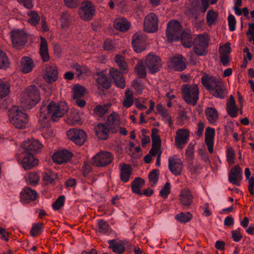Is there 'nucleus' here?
<instances>
[{
    "label": "nucleus",
    "mask_w": 254,
    "mask_h": 254,
    "mask_svg": "<svg viewBox=\"0 0 254 254\" xmlns=\"http://www.w3.org/2000/svg\"><path fill=\"white\" fill-rule=\"evenodd\" d=\"M166 36L171 41L178 40L181 36L183 45L186 48H190L192 44V38L190 31H185L182 33L180 23L176 20H171L167 25Z\"/></svg>",
    "instance_id": "f257e3e1"
},
{
    "label": "nucleus",
    "mask_w": 254,
    "mask_h": 254,
    "mask_svg": "<svg viewBox=\"0 0 254 254\" xmlns=\"http://www.w3.org/2000/svg\"><path fill=\"white\" fill-rule=\"evenodd\" d=\"M40 99L39 90L35 85L27 87L21 95V103L27 108L35 106Z\"/></svg>",
    "instance_id": "f03ea898"
},
{
    "label": "nucleus",
    "mask_w": 254,
    "mask_h": 254,
    "mask_svg": "<svg viewBox=\"0 0 254 254\" xmlns=\"http://www.w3.org/2000/svg\"><path fill=\"white\" fill-rule=\"evenodd\" d=\"M201 81L204 86L215 97L224 98L227 92L224 82L221 80L203 77Z\"/></svg>",
    "instance_id": "7ed1b4c3"
},
{
    "label": "nucleus",
    "mask_w": 254,
    "mask_h": 254,
    "mask_svg": "<svg viewBox=\"0 0 254 254\" xmlns=\"http://www.w3.org/2000/svg\"><path fill=\"white\" fill-rule=\"evenodd\" d=\"M9 119L10 123L17 128H25L28 122L27 114L20 108L16 106L10 109Z\"/></svg>",
    "instance_id": "20e7f679"
},
{
    "label": "nucleus",
    "mask_w": 254,
    "mask_h": 254,
    "mask_svg": "<svg viewBox=\"0 0 254 254\" xmlns=\"http://www.w3.org/2000/svg\"><path fill=\"white\" fill-rule=\"evenodd\" d=\"M184 100L185 102L192 106L196 105L199 99V89L196 84H183L181 88Z\"/></svg>",
    "instance_id": "39448f33"
},
{
    "label": "nucleus",
    "mask_w": 254,
    "mask_h": 254,
    "mask_svg": "<svg viewBox=\"0 0 254 254\" xmlns=\"http://www.w3.org/2000/svg\"><path fill=\"white\" fill-rule=\"evenodd\" d=\"M46 108V113L49 117L50 115L52 119L54 121H57L58 120L63 117L68 111L67 105L64 102H61L58 103L54 102L50 103L47 107L43 105Z\"/></svg>",
    "instance_id": "423d86ee"
},
{
    "label": "nucleus",
    "mask_w": 254,
    "mask_h": 254,
    "mask_svg": "<svg viewBox=\"0 0 254 254\" xmlns=\"http://www.w3.org/2000/svg\"><path fill=\"white\" fill-rule=\"evenodd\" d=\"M46 108L42 106L40 109L39 122L43 127V136L45 138H50L55 135L53 129L50 125V118L46 113Z\"/></svg>",
    "instance_id": "0eeeda50"
},
{
    "label": "nucleus",
    "mask_w": 254,
    "mask_h": 254,
    "mask_svg": "<svg viewBox=\"0 0 254 254\" xmlns=\"http://www.w3.org/2000/svg\"><path fill=\"white\" fill-rule=\"evenodd\" d=\"M10 39L12 46L15 49H20L26 43L27 36L23 30L15 29L10 32Z\"/></svg>",
    "instance_id": "6e6552de"
},
{
    "label": "nucleus",
    "mask_w": 254,
    "mask_h": 254,
    "mask_svg": "<svg viewBox=\"0 0 254 254\" xmlns=\"http://www.w3.org/2000/svg\"><path fill=\"white\" fill-rule=\"evenodd\" d=\"M16 160L25 170H30L38 165L39 160L33 154L23 152L21 157L17 156Z\"/></svg>",
    "instance_id": "1a4fd4ad"
},
{
    "label": "nucleus",
    "mask_w": 254,
    "mask_h": 254,
    "mask_svg": "<svg viewBox=\"0 0 254 254\" xmlns=\"http://www.w3.org/2000/svg\"><path fill=\"white\" fill-rule=\"evenodd\" d=\"M208 41L207 35H199L195 39L193 49L197 55L204 56L206 54Z\"/></svg>",
    "instance_id": "9d476101"
},
{
    "label": "nucleus",
    "mask_w": 254,
    "mask_h": 254,
    "mask_svg": "<svg viewBox=\"0 0 254 254\" xmlns=\"http://www.w3.org/2000/svg\"><path fill=\"white\" fill-rule=\"evenodd\" d=\"M20 147L24 152L33 154L39 152L43 145L38 140L30 139L23 141Z\"/></svg>",
    "instance_id": "9b49d317"
},
{
    "label": "nucleus",
    "mask_w": 254,
    "mask_h": 254,
    "mask_svg": "<svg viewBox=\"0 0 254 254\" xmlns=\"http://www.w3.org/2000/svg\"><path fill=\"white\" fill-rule=\"evenodd\" d=\"M95 8L91 1H84L82 2L79 10L80 17L84 21L90 20L94 16Z\"/></svg>",
    "instance_id": "f8f14e48"
},
{
    "label": "nucleus",
    "mask_w": 254,
    "mask_h": 254,
    "mask_svg": "<svg viewBox=\"0 0 254 254\" xmlns=\"http://www.w3.org/2000/svg\"><path fill=\"white\" fill-rule=\"evenodd\" d=\"M113 159V155L109 152L101 151L92 158V163L97 167H104L110 164Z\"/></svg>",
    "instance_id": "ddd939ff"
},
{
    "label": "nucleus",
    "mask_w": 254,
    "mask_h": 254,
    "mask_svg": "<svg viewBox=\"0 0 254 254\" xmlns=\"http://www.w3.org/2000/svg\"><path fill=\"white\" fill-rule=\"evenodd\" d=\"M145 64L152 73L157 72L161 67L160 58L152 53H150L146 56Z\"/></svg>",
    "instance_id": "4468645a"
},
{
    "label": "nucleus",
    "mask_w": 254,
    "mask_h": 254,
    "mask_svg": "<svg viewBox=\"0 0 254 254\" xmlns=\"http://www.w3.org/2000/svg\"><path fill=\"white\" fill-rule=\"evenodd\" d=\"M67 138L73 141L75 144L81 145L86 140V135L85 132L79 129H70L67 131Z\"/></svg>",
    "instance_id": "2eb2a0df"
},
{
    "label": "nucleus",
    "mask_w": 254,
    "mask_h": 254,
    "mask_svg": "<svg viewBox=\"0 0 254 254\" xmlns=\"http://www.w3.org/2000/svg\"><path fill=\"white\" fill-rule=\"evenodd\" d=\"M158 18L156 14L150 13L145 16L144 20L143 28L148 33L155 32L158 29Z\"/></svg>",
    "instance_id": "dca6fc26"
},
{
    "label": "nucleus",
    "mask_w": 254,
    "mask_h": 254,
    "mask_svg": "<svg viewBox=\"0 0 254 254\" xmlns=\"http://www.w3.org/2000/svg\"><path fill=\"white\" fill-rule=\"evenodd\" d=\"M190 132L187 129H180L176 131L175 138L177 148L182 149L189 140Z\"/></svg>",
    "instance_id": "f3484780"
},
{
    "label": "nucleus",
    "mask_w": 254,
    "mask_h": 254,
    "mask_svg": "<svg viewBox=\"0 0 254 254\" xmlns=\"http://www.w3.org/2000/svg\"><path fill=\"white\" fill-rule=\"evenodd\" d=\"M169 169L172 174L177 176L181 174L183 164L181 159L177 156L169 157Z\"/></svg>",
    "instance_id": "a211bd4d"
},
{
    "label": "nucleus",
    "mask_w": 254,
    "mask_h": 254,
    "mask_svg": "<svg viewBox=\"0 0 254 254\" xmlns=\"http://www.w3.org/2000/svg\"><path fill=\"white\" fill-rule=\"evenodd\" d=\"M146 39L140 32L135 33L132 38V44L134 51L136 53H140L146 48Z\"/></svg>",
    "instance_id": "6ab92c4d"
},
{
    "label": "nucleus",
    "mask_w": 254,
    "mask_h": 254,
    "mask_svg": "<svg viewBox=\"0 0 254 254\" xmlns=\"http://www.w3.org/2000/svg\"><path fill=\"white\" fill-rule=\"evenodd\" d=\"M58 77V67L54 64H50L46 66L44 79L47 83L55 82Z\"/></svg>",
    "instance_id": "aec40b11"
},
{
    "label": "nucleus",
    "mask_w": 254,
    "mask_h": 254,
    "mask_svg": "<svg viewBox=\"0 0 254 254\" xmlns=\"http://www.w3.org/2000/svg\"><path fill=\"white\" fill-rule=\"evenodd\" d=\"M226 110L228 115L231 118H236L239 112L243 114L242 108H238L232 95H231L226 104Z\"/></svg>",
    "instance_id": "412c9836"
},
{
    "label": "nucleus",
    "mask_w": 254,
    "mask_h": 254,
    "mask_svg": "<svg viewBox=\"0 0 254 254\" xmlns=\"http://www.w3.org/2000/svg\"><path fill=\"white\" fill-rule=\"evenodd\" d=\"M72 153L66 150H61L55 152L53 155V161L58 164L68 162L72 157Z\"/></svg>",
    "instance_id": "4be33fe9"
},
{
    "label": "nucleus",
    "mask_w": 254,
    "mask_h": 254,
    "mask_svg": "<svg viewBox=\"0 0 254 254\" xmlns=\"http://www.w3.org/2000/svg\"><path fill=\"white\" fill-rule=\"evenodd\" d=\"M106 125L109 128L110 132L114 133H116L118 131L120 125L119 115L116 113L111 114L108 117Z\"/></svg>",
    "instance_id": "5701e85b"
},
{
    "label": "nucleus",
    "mask_w": 254,
    "mask_h": 254,
    "mask_svg": "<svg viewBox=\"0 0 254 254\" xmlns=\"http://www.w3.org/2000/svg\"><path fill=\"white\" fill-rule=\"evenodd\" d=\"M242 177L241 169L239 166L236 165L231 170L229 175V181L231 183L239 186L240 185Z\"/></svg>",
    "instance_id": "b1692460"
},
{
    "label": "nucleus",
    "mask_w": 254,
    "mask_h": 254,
    "mask_svg": "<svg viewBox=\"0 0 254 254\" xmlns=\"http://www.w3.org/2000/svg\"><path fill=\"white\" fill-rule=\"evenodd\" d=\"M179 200L184 206L190 205L193 200V195L190 190L188 188L183 189L179 194Z\"/></svg>",
    "instance_id": "393cba45"
},
{
    "label": "nucleus",
    "mask_w": 254,
    "mask_h": 254,
    "mask_svg": "<svg viewBox=\"0 0 254 254\" xmlns=\"http://www.w3.org/2000/svg\"><path fill=\"white\" fill-rule=\"evenodd\" d=\"M215 129L213 128L208 127L206 128L205 133V142L208 150L210 153L213 152V144L214 142Z\"/></svg>",
    "instance_id": "a878e982"
},
{
    "label": "nucleus",
    "mask_w": 254,
    "mask_h": 254,
    "mask_svg": "<svg viewBox=\"0 0 254 254\" xmlns=\"http://www.w3.org/2000/svg\"><path fill=\"white\" fill-rule=\"evenodd\" d=\"M110 74L117 87L122 89L125 87V79L122 74L117 69L114 68H111L110 70Z\"/></svg>",
    "instance_id": "bb28decb"
},
{
    "label": "nucleus",
    "mask_w": 254,
    "mask_h": 254,
    "mask_svg": "<svg viewBox=\"0 0 254 254\" xmlns=\"http://www.w3.org/2000/svg\"><path fill=\"white\" fill-rule=\"evenodd\" d=\"M170 66L175 70L182 71L186 68V60L180 55L174 57L170 61Z\"/></svg>",
    "instance_id": "cd10ccee"
},
{
    "label": "nucleus",
    "mask_w": 254,
    "mask_h": 254,
    "mask_svg": "<svg viewBox=\"0 0 254 254\" xmlns=\"http://www.w3.org/2000/svg\"><path fill=\"white\" fill-rule=\"evenodd\" d=\"M94 130L96 136L99 139L105 140L109 137V133L110 131L109 128L103 124H99L94 127Z\"/></svg>",
    "instance_id": "c85d7f7f"
},
{
    "label": "nucleus",
    "mask_w": 254,
    "mask_h": 254,
    "mask_svg": "<svg viewBox=\"0 0 254 254\" xmlns=\"http://www.w3.org/2000/svg\"><path fill=\"white\" fill-rule=\"evenodd\" d=\"M38 194L36 191L28 187H26L20 193L21 200L23 202L34 200L36 199Z\"/></svg>",
    "instance_id": "c756f323"
},
{
    "label": "nucleus",
    "mask_w": 254,
    "mask_h": 254,
    "mask_svg": "<svg viewBox=\"0 0 254 254\" xmlns=\"http://www.w3.org/2000/svg\"><path fill=\"white\" fill-rule=\"evenodd\" d=\"M39 53L43 62H46L49 60L48 43L46 39L42 36L40 37Z\"/></svg>",
    "instance_id": "7c9ffc66"
},
{
    "label": "nucleus",
    "mask_w": 254,
    "mask_h": 254,
    "mask_svg": "<svg viewBox=\"0 0 254 254\" xmlns=\"http://www.w3.org/2000/svg\"><path fill=\"white\" fill-rule=\"evenodd\" d=\"M109 248L116 254H122L126 250V243L122 241H117L116 240H111L108 241Z\"/></svg>",
    "instance_id": "2f4dec72"
},
{
    "label": "nucleus",
    "mask_w": 254,
    "mask_h": 254,
    "mask_svg": "<svg viewBox=\"0 0 254 254\" xmlns=\"http://www.w3.org/2000/svg\"><path fill=\"white\" fill-rule=\"evenodd\" d=\"M132 173V168L128 165L123 164L120 166V177L121 180L127 183L129 181Z\"/></svg>",
    "instance_id": "473e14b6"
},
{
    "label": "nucleus",
    "mask_w": 254,
    "mask_h": 254,
    "mask_svg": "<svg viewBox=\"0 0 254 254\" xmlns=\"http://www.w3.org/2000/svg\"><path fill=\"white\" fill-rule=\"evenodd\" d=\"M205 114L208 122L211 125H216L218 120V113L217 110L213 108L208 107L205 109Z\"/></svg>",
    "instance_id": "72a5a7b5"
},
{
    "label": "nucleus",
    "mask_w": 254,
    "mask_h": 254,
    "mask_svg": "<svg viewBox=\"0 0 254 254\" xmlns=\"http://www.w3.org/2000/svg\"><path fill=\"white\" fill-rule=\"evenodd\" d=\"M130 23L125 18H119L115 20L114 26L119 31L125 32L127 31L130 27Z\"/></svg>",
    "instance_id": "f704fd0d"
},
{
    "label": "nucleus",
    "mask_w": 254,
    "mask_h": 254,
    "mask_svg": "<svg viewBox=\"0 0 254 254\" xmlns=\"http://www.w3.org/2000/svg\"><path fill=\"white\" fill-rule=\"evenodd\" d=\"M34 64L32 59L28 57H23L21 60V70L22 72L27 73L31 72Z\"/></svg>",
    "instance_id": "c9c22d12"
},
{
    "label": "nucleus",
    "mask_w": 254,
    "mask_h": 254,
    "mask_svg": "<svg viewBox=\"0 0 254 254\" xmlns=\"http://www.w3.org/2000/svg\"><path fill=\"white\" fill-rule=\"evenodd\" d=\"M156 110L157 113L161 116L164 122L169 126H171L172 125V121L168 111L164 108L161 104H159L157 105Z\"/></svg>",
    "instance_id": "e433bc0d"
},
{
    "label": "nucleus",
    "mask_w": 254,
    "mask_h": 254,
    "mask_svg": "<svg viewBox=\"0 0 254 254\" xmlns=\"http://www.w3.org/2000/svg\"><path fill=\"white\" fill-rule=\"evenodd\" d=\"M96 80L98 87L100 89H107L110 86L109 80L103 73L97 74Z\"/></svg>",
    "instance_id": "4c0bfd02"
},
{
    "label": "nucleus",
    "mask_w": 254,
    "mask_h": 254,
    "mask_svg": "<svg viewBox=\"0 0 254 254\" xmlns=\"http://www.w3.org/2000/svg\"><path fill=\"white\" fill-rule=\"evenodd\" d=\"M27 22L32 26L37 25L40 20L39 14L35 11L30 10L27 12Z\"/></svg>",
    "instance_id": "58836bf2"
},
{
    "label": "nucleus",
    "mask_w": 254,
    "mask_h": 254,
    "mask_svg": "<svg viewBox=\"0 0 254 254\" xmlns=\"http://www.w3.org/2000/svg\"><path fill=\"white\" fill-rule=\"evenodd\" d=\"M144 180L139 177L136 178L131 184L132 191L136 194L141 193V188L144 185Z\"/></svg>",
    "instance_id": "ea45409f"
},
{
    "label": "nucleus",
    "mask_w": 254,
    "mask_h": 254,
    "mask_svg": "<svg viewBox=\"0 0 254 254\" xmlns=\"http://www.w3.org/2000/svg\"><path fill=\"white\" fill-rule=\"evenodd\" d=\"M60 23L62 29L66 30L71 24V16L67 12L62 13L60 17Z\"/></svg>",
    "instance_id": "a19ab883"
},
{
    "label": "nucleus",
    "mask_w": 254,
    "mask_h": 254,
    "mask_svg": "<svg viewBox=\"0 0 254 254\" xmlns=\"http://www.w3.org/2000/svg\"><path fill=\"white\" fill-rule=\"evenodd\" d=\"M25 179L27 184L36 186L40 180V177L36 172H31L25 176Z\"/></svg>",
    "instance_id": "79ce46f5"
},
{
    "label": "nucleus",
    "mask_w": 254,
    "mask_h": 254,
    "mask_svg": "<svg viewBox=\"0 0 254 254\" xmlns=\"http://www.w3.org/2000/svg\"><path fill=\"white\" fill-rule=\"evenodd\" d=\"M115 61L118 65L120 67L123 73H127V65L125 61L124 58L121 55H116L115 58Z\"/></svg>",
    "instance_id": "37998d69"
},
{
    "label": "nucleus",
    "mask_w": 254,
    "mask_h": 254,
    "mask_svg": "<svg viewBox=\"0 0 254 254\" xmlns=\"http://www.w3.org/2000/svg\"><path fill=\"white\" fill-rule=\"evenodd\" d=\"M10 92V86L8 82L0 79V97L7 96Z\"/></svg>",
    "instance_id": "c03bdc74"
},
{
    "label": "nucleus",
    "mask_w": 254,
    "mask_h": 254,
    "mask_svg": "<svg viewBox=\"0 0 254 254\" xmlns=\"http://www.w3.org/2000/svg\"><path fill=\"white\" fill-rule=\"evenodd\" d=\"M68 120L69 123L73 125L79 124L80 121L79 112L77 109H73Z\"/></svg>",
    "instance_id": "a18cd8bd"
},
{
    "label": "nucleus",
    "mask_w": 254,
    "mask_h": 254,
    "mask_svg": "<svg viewBox=\"0 0 254 254\" xmlns=\"http://www.w3.org/2000/svg\"><path fill=\"white\" fill-rule=\"evenodd\" d=\"M58 175L51 171H47L43 176V180L47 184H53L58 179Z\"/></svg>",
    "instance_id": "49530a36"
},
{
    "label": "nucleus",
    "mask_w": 254,
    "mask_h": 254,
    "mask_svg": "<svg viewBox=\"0 0 254 254\" xmlns=\"http://www.w3.org/2000/svg\"><path fill=\"white\" fill-rule=\"evenodd\" d=\"M73 99L79 98L82 97L85 93L86 90L84 87L76 85L73 89Z\"/></svg>",
    "instance_id": "de8ad7c7"
},
{
    "label": "nucleus",
    "mask_w": 254,
    "mask_h": 254,
    "mask_svg": "<svg viewBox=\"0 0 254 254\" xmlns=\"http://www.w3.org/2000/svg\"><path fill=\"white\" fill-rule=\"evenodd\" d=\"M126 97L123 102V105L126 108L130 107L133 104V95L129 89H127L126 91Z\"/></svg>",
    "instance_id": "09e8293b"
},
{
    "label": "nucleus",
    "mask_w": 254,
    "mask_h": 254,
    "mask_svg": "<svg viewBox=\"0 0 254 254\" xmlns=\"http://www.w3.org/2000/svg\"><path fill=\"white\" fill-rule=\"evenodd\" d=\"M159 130L157 128H153L152 130V140L153 145L158 147H161V140L158 134Z\"/></svg>",
    "instance_id": "8fccbe9b"
},
{
    "label": "nucleus",
    "mask_w": 254,
    "mask_h": 254,
    "mask_svg": "<svg viewBox=\"0 0 254 254\" xmlns=\"http://www.w3.org/2000/svg\"><path fill=\"white\" fill-rule=\"evenodd\" d=\"M192 216L190 212H182L176 216V219L181 223H186L192 219Z\"/></svg>",
    "instance_id": "3c124183"
},
{
    "label": "nucleus",
    "mask_w": 254,
    "mask_h": 254,
    "mask_svg": "<svg viewBox=\"0 0 254 254\" xmlns=\"http://www.w3.org/2000/svg\"><path fill=\"white\" fill-rule=\"evenodd\" d=\"M43 226V224L42 223L33 224L30 232L31 235L33 237L39 235L42 232Z\"/></svg>",
    "instance_id": "603ef678"
},
{
    "label": "nucleus",
    "mask_w": 254,
    "mask_h": 254,
    "mask_svg": "<svg viewBox=\"0 0 254 254\" xmlns=\"http://www.w3.org/2000/svg\"><path fill=\"white\" fill-rule=\"evenodd\" d=\"M108 107L107 105H98L96 106L94 109V114L98 117H102L108 111Z\"/></svg>",
    "instance_id": "864d4df0"
},
{
    "label": "nucleus",
    "mask_w": 254,
    "mask_h": 254,
    "mask_svg": "<svg viewBox=\"0 0 254 254\" xmlns=\"http://www.w3.org/2000/svg\"><path fill=\"white\" fill-rule=\"evenodd\" d=\"M97 224L100 233L107 234L110 231L109 225L106 222L99 220L97 221Z\"/></svg>",
    "instance_id": "5fc2aeb1"
},
{
    "label": "nucleus",
    "mask_w": 254,
    "mask_h": 254,
    "mask_svg": "<svg viewBox=\"0 0 254 254\" xmlns=\"http://www.w3.org/2000/svg\"><path fill=\"white\" fill-rule=\"evenodd\" d=\"M226 157L228 164L230 165L235 162V152L232 147H228L226 150Z\"/></svg>",
    "instance_id": "6e6d98bb"
},
{
    "label": "nucleus",
    "mask_w": 254,
    "mask_h": 254,
    "mask_svg": "<svg viewBox=\"0 0 254 254\" xmlns=\"http://www.w3.org/2000/svg\"><path fill=\"white\" fill-rule=\"evenodd\" d=\"M218 17V14L213 10H209L207 13V21L209 25L214 23Z\"/></svg>",
    "instance_id": "4d7b16f0"
},
{
    "label": "nucleus",
    "mask_w": 254,
    "mask_h": 254,
    "mask_svg": "<svg viewBox=\"0 0 254 254\" xmlns=\"http://www.w3.org/2000/svg\"><path fill=\"white\" fill-rule=\"evenodd\" d=\"M9 64V61L6 54L0 50V68L7 67Z\"/></svg>",
    "instance_id": "13d9d810"
},
{
    "label": "nucleus",
    "mask_w": 254,
    "mask_h": 254,
    "mask_svg": "<svg viewBox=\"0 0 254 254\" xmlns=\"http://www.w3.org/2000/svg\"><path fill=\"white\" fill-rule=\"evenodd\" d=\"M171 185L169 183H166L163 188L160 191V195L164 198H166L170 193Z\"/></svg>",
    "instance_id": "bf43d9fd"
},
{
    "label": "nucleus",
    "mask_w": 254,
    "mask_h": 254,
    "mask_svg": "<svg viewBox=\"0 0 254 254\" xmlns=\"http://www.w3.org/2000/svg\"><path fill=\"white\" fill-rule=\"evenodd\" d=\"M149 179L151 186H154L158 179V171L154 170L150 172L149 174Z\"/></svg>",
    "instance_id": "052dcab7"
},
{
    "label": "nucleus",
    "mask_w": 254,
    "mask_h": 254,
    "mask_svg": "<svg viewBox=\"0 0 254 254\" xmlns=\"http://www.w3.org/2000/svg\"><path fill=\"white\" fill-rule=\"evenodd\" d=\"M231 52L230 44L228 42L223 46L219 47V52L220 55H230Z\"/></svg>",
    "instance_id": "680f3d73"
},
{
    "label": "nucleus",
    "mask_w": 254,
    "mask_h": 254,
    "mask_svg": "<svg viewBox=\"0 0 254 254\" xmlns=\"http://www.w3.org/2000/svg\"><path fill=\"white\" fill-rule=\"evenodd\" d=\"M65 197L64 195L59 196L57 200L53 203V207L55 210H59L64 205Z\"/></svg>",
    "instance_id": "e2e57ef3"
},
{
    "label": "nucleus",
    "mask_w": 254,
    "mask_h": 254,
    "mask_svg": "<svg viewBox=\"0 0 254 254\" xmlns=\"http://www.w3.org/2000/svg\"><path fill=\"white\" fill-rule=\"evenodd\" d=\"M135 71L140 77H144L146 76V71L142 64H137L135 67Z\"/></svg>",
    "instance_id": "0e129e2a"
},
{
    "label": "nucleus",
    "mask_w": 254,
    "mask_h": 254,
    "mask_svg": "<svg viewBox=\"0 0 254 254\" xmlns=\"http://www.w3.org/2000/svg\"><path fill=\"white\" fill-rule=\"evenodd\" d=\"M228 21L229 30L231 31H233L236 29V20L235 17L233 15L231 14L228 16Z\"/></svg>",
    "instance_id": "69168bd1"
},
{
    "label": "nucleus",
    "mask_w": 254,
    "mask_h": 254,
    "mask_svg": "<svg viewBox=\"0 0 254 254\" xmlns=\"http://www.w3.org/2000/svg\"><path fill=\"white\" fill-rule=\"evenodd\" d=\"M232 237L233 240L236 242L241 241L242 238V234L241 232V229L238 228L232 231Z\"/></svg>",
    "instance_id": "338daca9"
},
{
    "label": "nucleus",
    "mask_w": 254,
    "mask_h": 254,
    "mask_svg": "<svg viewBox=\"0 0 254 254\" xmlns=\"http://www.w3.org/2000/svg\"><path fill=\"white\" fill-rule=\"evenodd\" d=\"M132 86L137 94H140L142 93V90L144 88V85L143 84L138 82L136 80H134L132 82Z\"/></svg>",
    "instance_id": "774afa93"
}]
</instances>
